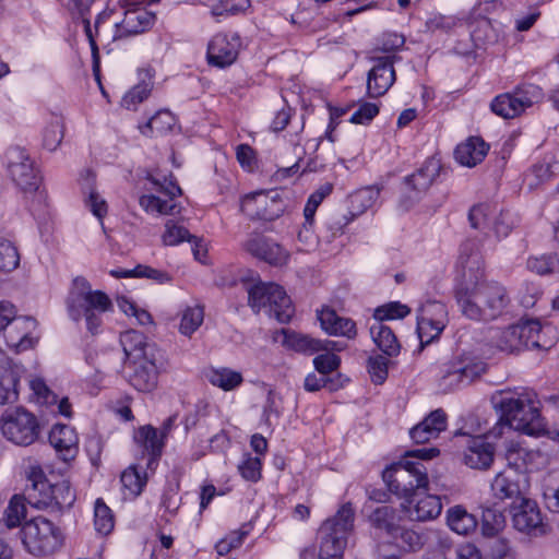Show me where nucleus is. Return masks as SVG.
<instances>
[{"mask_svg": "<svg viewBox=\"0 0 559 559\" xmlns=\"http://www.w3.org/2000/svg\"><path fill=\"white\" fill-rule=\"evenodd\" d=\"M539 96V90L536 86L527 88H516L514 93H503L496 96L490 108L493 114L503 119H513L530 108L534 98Z\"/></svg>", "mask_w": 559, "mask_h": 559, "instance_id": "obj_15", "label": "nucleus"}, {"mask_svg": "<svg viewBox=\"0 0 559 559\" xmlns=\"http://www.w3.org/2000/svg\"><path fill=\"white\" fill-rule=\"evenodd\" d=\"M321 328L331 335L353 338L356 335V323L347 318L340 317L333 309L324 308L318 313Z\"/></svg>", "mask_w": 559, "mask_h": 559, "instance_id": "obj_30", "label": "nucleus"}, {"mask_svg": "<svg viewBox=\"0 0 559 559\" xmlns=\"http://www.w3.org/2000/svg\"><path fill=\"white\" fill-rule=\"evenodd\" d=\"M67 309L73 321L84 319L87 330L96 334L103 323V314L112 309V302L104 292L93 290L84 277H76L67 298Z\"/></svg>", "mask_w": 559, "mask_h": 559, "instance_id": "obj_4", "label": "nucleus"}, {"mask_svg": "<svg viewBox=\"0 0 559 559\" xmlns=\"http://www.w3.org/2000/svg\"><path fill=\"white\" fill-rule=\"evenodd\" d=\"M445 325L447 324L437 325L435 322H430V320L425 321L423 318L417 317V334L421 347L429 345L437 340Z\"/></svg>", "mask_w": 559, "mask_h": 559, "instance_id": "obj_54", "label": "nucleus"}, {"mask_svg": "<svg viewBox=\"0 0 559 559\" xmlns=\"http://www.w3.org/2000/svg\"><path fill=\"white\" fill-rule=\"evenodd\" d=\"M447 523L459 535H468L477 527L475 515L462 506H454L447 511Z\"/></svg>", "mask_w": 559, "mask_h": 559, "instance_id": "obj_33", "label": "nucleus"}, {"mask_svg": "<svg viewBox=\"0 0 559 559\" xmlns=\"http://www.w3.org/2000/svg\"><path fill=\"white\" fill-rule=\"evenodd\" d=\"M48 489L50 490L49 501L46 499H41L36 501L35 506L39 507L40 504H43L48 507L53 504L59 509H63L70 508L75 501L74 491L67 481H61L52 486H49Z\"/></svg>", "mask_w": 559, "mask_h": 559, "instance_id": "obj_39", "label": "nucleus"}, {"mask_svg": "<svg viewBox=\"0 0 559 559\" xmlns=\"http://www.w3.org/2000/svg\"><path fill=\"white\" fill-rule=\"evenodd\" d=\"M543 332L539 321L526 320L503 329H493L490 343L498 350L507 354L531 348L548 349L551 345L542 341Z\"/></svg>", "mask_w": 559, "mask_h": 559, "instance_id": "obj_7", "label": "nucleus"}, {"mask_svg": "<svg viewBox=\"0 0 559 559\" xmlns=\"http://www.w3.org/2000/svg\"><path fill=\"white\" fill-rule=\"evenodd\" d=\"M496 407L500 418L489 431L495 438L501 437L506 427L528 436H538L545 430L538 407L527 394L501 396Z\"/></svg>", "mask_w": 559, "mask_h": 559, "instance_id": "obj_2", "label": "nucleus"}, {"mask_svg": "<svg viewBox=\"0 0 559 559\" xmlns=\"http://www.w3.org/2000/svg\"><path fill=\"white\" fill-rule=\"evenodd\" d=\"M518 217L510 211H501L493 222V231L497 238L507 237L518 224Z\"/></svg>", "mask_w": 559, "mask_h": 559, "instance_id": "obj_59", "label": "nucleus"}, {"mask_svg": "<svg viewBox=\"0 0 559 559\" xmlns=\"http://www.w3.org/2000/svg\"><path fill=\"white\" fill-rule=\"evenodd\" d=\"M447 427V415L442 409L431 412L421 423L411 429V438L416 443H426L437 438Z\"/></svg>", "mask_w": 559, "mask_h": 559, "instance_id": "obj_29", "label": "nucleus"}, {"mask_svg": "<svg viewBox=\"0 0 559 559\" xmlns=\"http://www.w3.org/2000/svg\"><path fill=\"white\" fill-rule=\"evenodd\" d=\"M37 321L32 317L14 316L5 331V342L9 347L21 353L33 348L38 341Z\"/></svg>", "mask_w": 559, "mask_h": 559, "instance_id": "obj_19", "label": "nucleus"}, {"mask_svg": "<svg viewBox=\"0 0 559 559\" xmlns=\"http://www.w3.org/2000/svg\"><path fill=\"white\" fill-rule=\"evenodd\" d=\"M370 334L376 345L388 356H395L400 353V344L390 326L382 321L376 320L370 326Z\"/></svg>", "mask_w": 559, "mask_h": 559, "instance_id": "obj_34", "label": "nucleus"}, {"mask_svg": "<svg viewBox=\"0 0 559 559\" xmlns=\"http://www.w3.org/2000/svg\"><path fill=\"white\" fill-rule=\"evenodd\" d=\"M341 364V359L337 355L332 353H325L318 355L313 359V365L316 370L325 376L331 373L332 371L336 370Z\"/></svg>", "mask_w": 559, "mask_h": 559, "instance_id": "obj_63", "label": "nucleus"}, {"mask_svg": "<svg viewBox=\"0 0 559 559\" xmlns=\"http://www.w3.org/2000/svg\"><path fill=\"white\" fill-rule=\"evenodd\" d=\"M204 310L201 306L187 307L181 314L179 331L191 336L203 323Z\"/></svg>", "mask_w": 559, "mask_h": 559, "instance_id": "obj_46", "label": "nucleus"}, {"mask_svg": "<svg viewBox=\"0 0 559 559\" xmlns=\"http://www.w3.org/2000/svg\"><path fill=\"white\" fill-rule=\"evenodd\" d=\"M491 213V207L488 204H478L473 206L468 213V221L471 226L475 229H483L488 224V216Z\"/></svg>", "mask_w": 559, "mask_h": 559, "instance_id": "obj_64", "label": "nucleus"}, {"mask_svg": "<svg viewBox=\"0 0 559 559\" xmlns=\"http://www.w3.org/2000/svg\"><path fill=\"white\" fill-rule=\"evenodd\" d=\"M487 365L478 357L464 355L442 365L438 388L443 393L469 384L486 371Z\"/></svg>", "mask_w": 559, "mask_h": 559, "instance_id": "obj_9", "label": "nucleus"}, {"mask_svg": "<svg viewBox=\"0 0 559 559\" xmlns=\"http://www.w3.org/2000/svg\"><path fill=\"white\" fill-rule=\"evenodd\" d=\"M120 481L129 496L136 497L141 493L146 478L142 477L136 468L131 466L121 474Z\"/></svg>", "mask_w": 559, "mask_h": 559, "instance_id": "obj_55", "label": "nucleus"}, {"mask_svg": "<svg viewBox=\"0 0 559 559\" xmlns=\"http://www.w3.org/2000/svg\"><path fill=\"white\" fill-rule=\"evenodd\" d=\"M64 136V122L62 117L52 116L41 132L43 146L49 151H56Z\"/></svg>", "mask_w": 559, "mask_h": 559, "instance_id": "obj_41", "label": "nucleus"}, {"mask_svg": "<svg viewBox=\"0 0 559 559\" xmlns=\"http://www.w3.org/2000/svg\"><path fill=\"white\" fill-rule=\"evenodd\" d=\"M405 38L401 34L385 33L380 39V46L369 52L372 62L370 70H394L399 57L393 51L402 48Z\"/></svg>", "mask_w": 559, "mask_h": 559, "instance_id": "obj_23", "label": "nucleus"}, {"mask_svg": "<svg viewBox=\"0 0 559 559\" xmlns=\"http://www.w3.org/2000/svg\"><path fill=\"white\" fill-rule=\"evenodd\" d=\"M120 343L128 360L144 356L153 357L160 349L154 343L146 341L143 333L129 330L120 335Z\"/></svg>", "mask_w": 559, "mask_h": 559, "instance_id": "obj_28", "label": "nucleus"}, {"mask_svg": "<svg viewBox=\"0 0 559 559\" xmlns=\"http://www.w3.org/2000/svg\"><path fill=\"white\" fill-rule=\"evenodd\" d=\"M243 248L253 257L274 266H283L289 259V253L278 243L259 234L250 235Z\"/></svg>", "mask_w": 559, "mask_h": 559, "instance_id": "obj_20", "label": "nucleus"}, {"mask_svg": "<svg viewBox=\"0 0 559 559\" xmlns=\"http://www.w3.org/2000/svg\"><path fill=\"white\" fill-rule=\"evenodd\" d=\"M261 460L257 456L246 455L238 469L241 476L251 481H257L261 477Z\"/></svg>", "mask_w": 559, "mask_h": 559, "instance_id": "obj_61", "label": "nucleus"}, {"mask_svg": "<svg viewBox=\"0 0 559 559\" xmlns=\"http://www.w3.org/2000/svg\"><path fill=\"white\" fill-rule=\"evenodd\" d=\"M379 114V107L374 103H361L352 115L349 122L355 124H368Z\"/></svg>", "mask_w": 559, "mask_h": 559, "instance_id": "obj_62", "label": "nucleus"}, {"mask_svg": "<svg viewBox=\"0 0 559 559\" xmlns=\"http://www.w3.org/2000/svg\"><path fill=\"white\" fill-rule=\"evenodd\" d=\"M504 526V516L500 511L487 508L483 511L481 532L486 537L496 536Z\"/></svg>", "mask_w": 559, "mask_h": 559, "instance_id": "obj_51", "label": "nucleus"}, {"mask_svg": "<svg viewBox=\"0 0 559 559\" xmlns=\"http://www.w3.org/2000/svg\"><path fill=\"white\" fill-rule=\"evenodd\" d=\"M389 360L384 356H372L368 360V371L374 384H382L388 377Z\"/></svg>", "mask_w": 559, "mask_h": 559, "instance_id": "obj_57", "label": "nucleus"}, {"mask_svg": "<svg viewBox=\"0 0 559 559\" xmlns=\"http://www.w3.org/2000/svg\"><path fill=\"white\" fill-rule=\"evenodd\" d=\"M361 512L367 516L372 527L379 531H384L391 536L397 537L400 518L393 507L386 504L373 506L372 503H365Z\"/></svg>", "mask_w": 559, "mask_h": 559, "instance_id": "obj_25", "label": "nucleus"}, {"mask_svg": "<svg viewBox=\"0 0 559 559\" xmlns=\"http://www.w3.org/2000/svg\"><path fill=\"white\" fill-rule=\"evenodd\" d=\"M459 264L462 267V278L478 272H485L483 260L475 240H466L461 245Z\"/></svg>", "mask_w": 559, "mask_h": 559, "instance_id": "obj_32", "label": "nucleus"}, {"mask_svg": "<svg viewBox=\"0 0 559 559\" xmlns=\"http://www.w3.org/2000/svg\"><path fill=\"white\" fill-rule=\"evenodd\" d=\"M251 530L252 525L250 523L241 525L238 531L230 533L226 539L218 544V552L223 554V551H229L233 548L239 547Z\"/></svg>", "mask_w": 559, "mask_h": 559, "instance_id": "obj_60", "label": "nucleus"}, {"mask_svg": "<svg viewBox=\"0 0 559 559\" xmlns=\"http://www.w3.org/2000/svg\"><path fill=\"white\" fill-rule=\"evenodd\" d=\"M26 507L21 496H13L4 510L3 522L8 528L17 527L25 518Z\"/></svg>", "mask_w": 559, "mask_h": 559, "instance_id": "obj_49", "label": "nucleus"}, {"mask_svg": "<svg viewBox=\"0 0 559 559\" xmlns=\"http://www.w3.org/2000/svg\"><path fill=\"white\" fill-rule=\"evenodd\" d=\"M241 211L251 219L272 221L282 212V204L276 192L258 191L242 199Z\"/></svg>", "mask_w": 559, "mask_h": 559, "instance_id": "obj_18", "label": "nucleus"}, {"mask_svg": "<svg viewBox=\"0 0 559 559\" xmlns=\"http://www.w3.org/2000/svg\"><path fill=\"white\" fill-rule=\"evenodd\" d=\"M20 264L16 247L9 240L0 238V271L11 272Z\"/></svg>", "mask_w": 559, "mask_h": 559, "instance_id": "obj_53", "label": "nucleus"}, {"mask_svg": "<svg viewBox=\"0 0 559 559\" xmlns=\"http://www.w3.org/2000/svg\"><path fill=\"white\" fill-rule=\"evenodd\" d=\"M543 497L550 511L559 510V483L556 473H548L542 480Z\"/></svg>", "mask_w": 559, "mask_h": 559, "instance_id": "obj_48", "label": "nucleus"}, {"mask_svg": "<svg viewBox=\"0 0 559 559\" xmlns=\"http://www.w3.org/2000/svg\"><path fill=\"white\" fill-rule=\"evenodd\" d=\"M538 456L539 452L537 451L528 450L519 443H511L507 448L506 452V460L508 463L507 468H512L528 474V467Z\"/></svg>", "mask_w": 559, "mask_h": 559, "instance_id": "obj_36", "label": "nucleus"}, {"mask_svg": "<svg viewBox=\"0 0 559 559\" xmlns=\"http://www.w3.org/2000/svg\"><path fill=\"white\" fill-rule=\"evenodd\" d=\"M241 38L236 32L217 33L207 45V62L212 67L227 68L237 59L241 49Z\"/></svg>", "mask_w": 559, "mask_h": 559, "instance_id": "obj_16", "label": "nucleus"}, {"mask_svg": "<svg viewBox=\"0 0 559 559\" xmlns=\"http://www.w3.org/2000/svg\"><path fill=\"white\" fill-rule=\"evenodd\" d=\"M402 508L409 520L425 522L441 514L442 503L439 496H420L417 492V496L404 500Z\"/></svg>", "mask_w": 559, "mask_h": 559, "instance_id": "obj_24", "label": "nucleus"}, {"mask_svg": "<svg viewBox=\"0 0 559 559\" xmlns=\"http://www.w3.org/2000/svg\"><path fill=\"white\" fill-rule=\"evenodd\" d=\"M153 84L152 76L147 75V79L142 80L124 94L121 106L128 110H136L138 106L150 96Z\"/></svg>", "mask_w": 559, "mask_h": 559, "instance_id": "obj_43", "label": "nucleus"}, {"mask_svg": "<svg viewBox=\"0 0 559 559\" xmlns=\"http://www.w3.org/2000/svg\"><path fill=\"white\" fill-rule=\"evenodd\" d=\"M282 345L295 352L314 354L318 352L342 350L343 347L334 341H321L309 335L297 333L289 329H282Z\"/></svg>", "mask_w": 559, "mask_h": 559, "instance_id": "obj_21", "label": "nucleus"}, {"mask_svg": "<svg viewBox=\"0 0 559 559\" xmlns=\"http://www.w3.org/2000/svg\"><path fill=\"white\" fill-rule=\"evenodd\" d=\"M21 533L25 548L35 556L55 552L61 547L63 540L59 527L44 516H36L25 522Z\"/></svg>", "mask_w": 559, "mask_h": 559, "instance_id": "obj_8", "label": "nucleus"}, {"mask_svg": "<svg viewBox=\"0 0 559 559\" xmlns=\"http://www.w3.org/2000/svg\"><path fill=\"white\" fill-rule=\"evenodd\" d=\"M557 262L556 254H542L527 260V269L539 275L551 273Z\"/></svg>", "mask_w": 559, "mask_h": 559, "instance_id": "obj_58", "label": "nucleus"}, {"mask_svg": "<svg viewBox=\"0 0 559 559\" xmlns=\"http://www.w3.org/2000/svg\"><path fill=\"white\" fill-rule=\"evenodd\" d=\"M148 179L156 187H159V190L165 193L167 199H163L157 195H142L140 198V205L147 213H156L162 215L175 214L179 212L178 205L176 204L174 198L181 194L180 187L170 178L164 177L163 181L158 178L150 176Z\"/></svg>", "mask_w": 559, "mask_h": 559, "instance_id": "obj_17", "label": "nucleus"}, {"mask_svg": "<svg viewBox=\"0 0 559 559\" xmlns=\"http://www.w3.org/2000/svg\"><path fill=\"white\" fill-rule=\"evenodd\" d=\"M439 450L423 449L412 452L418 460H404L392 464L382 473L383 481L389 490L395 496L406 500L417 496V491L428 488V468L421 461L423 459H432L437 456Z\"/></svg>", "mask_w": 559, "mask_h": 559, "instance_id": "obj_3", "label": "nucleus"}, {"mask_svg": "<svg viewBox=\"0 0 559 559\" xmlns=\"http://www.w3.org/2000/svg\"><path fill=\"white\" fill-rule=\"evenodd\" d=\"M441 165L436 158H428L412 175L404 179L405 197L401 201V205L408 210L417 202L421 195L429 189L435 179L439 176Z\"/></svg>", "mask_w": 559, "mask_h": 559, "instance_id": "obj_12", "label": "nucleus"}, {"mask_svg": "<svg viewBox=\"0 0 559 559\" xmlns=\"http://www.w3.org/2000/svg\"><path fill=\"white\" fill-rule=\"evenodd\" d=\"M163 436H159L157 429L151 425L139 428L134 436V440L153 457L156 459L162 454L164 447Z\"/></svg>", "mask_w": 559, "mask_h": 559, "instance_id": "obj_38", "label": "nucleus"}, {"mask_svg": "<svg viewBox=\"0 0 559 559\" xmlns=\"http://www.w3.org/2000/svg\"><path fill=\"white\" fill-rule=\"evenodd\" d=\"M495 459V447L484 436L469 437L464 452V462L471 468L487 469Z\"/></svg>", "mask_w": 559, "mask_h": 559, "instance_id": "obj_26", "label": "nucleus"}, {"mask_svg": "<svg viewBox=\"0 0 559 559\" xmlns=\"http://www.w3.org/2000/svg\"><path fill=\"white\" fill-rule=\"evenodd\" d=\"M411 312L406 305L401 302H390L388 305L378 307L374 310V319L379 321L402 319Z\"/></svg>", "mask_w": 559, "mask_h": 559, "instance_id": "obj_56", "label": "nucleus"}, {"mask_svg": "<svg viewBox=\"0 0 559 559\" xmlns=\"http://www.w3.org/2000/svg\"><path fill=\"white\" fill-rule=\"evenodd\" d=\"M380 189L366 187L357 190L349 197V210L353 216H357L371 209L378 201Z\"/></svg>", "mask_w": 559, "mask_h": 559, "instance_id": "obj_40", "label": "nucleus"}, {"mask_svg": "<svg viewBox=\"0 0 559 559\" xmlns=\"http://www.w3.org/2000/svg\"><path fill=\"white\" fill-rule=\"evenodd\" d=\"M355 510L350 502L341 506L319 530V559H343L347 537L354 528Z\"/></svg>", "mask_w": 559, "mask_h": 559, "instance_id": "obj_5", "label": "nucleus"}, {"mask_svg": "<svg viewBox=\"0 0 559 559\" xmlns=\"http://www.w3.org/2000/svg\"><path fill=\"white\" fill-rule=\"evenodd\" d=\"M175 124L176 118L169 110H159L141 127V133L144 135L163 134L170 131Z\"/></svg>", "mask_w": 559, "mask_h": 559, "instance_id": "obj_45", "label": "nucleus"}, {"mask_svg": "<svg viewBox=\"0 0 559 559\" xmlns=\"http://www.w3.org/2000/svg\"><path fill=\"white\" fill-rule=\"evenodd\" d=\"M0 430L9 441L17 445H29L38 438L39 425L33 414L24 408H16L2 414Z\"/></svg>", "mask_w": 559, "mask_h": 559, "instance_id": "obj_10", "label": "nucleus"}, {"mask_svg": "<svg viewBox=\"0 0 559 559\" xmlns=\"http://www.w3.org/2000/svg\"><path fill=\"white\" fill-rule=\"evenodd\" d=\"M162 352H157L152 358L144 356L128 360L126 365V379L135 390L151 392L157 386L158 366Z\"/></svg>", "mask_w": 559, "mask_h": 559, "instance_id": "obj_14", "label": "nucleus"}, {"mask_svg": "<svg viewBox=\"0 0 559 559\" xmlns=\"http://www.w3.org/2000/svg\"><path fill=\"white\" fill-rule=\"evenodd\" d=\"M192 236L187 228L182 225L169 219L165 224V233L163 235V242L166 246H177L183 241L192 242Z\"/></svg>", "mask_w": 559, "mask_h": 559, "instance_id": "obj_50", "label": "nucleus"}, {"mask_svg": "<svg viewBox=\"0 0 559 559\" xmlns=\"http://www.w3.org/2000/svg\"><path fill=\"white\" fill-rule=\"evenodd\" d=\"M396 72H368L367 95L377 98L384 95L395 81Z\"/></svg>", "mask_w": 559, "mask_h": 559, "instance_id": "obj_44", "label": "nucleus"}, {"mask_svg": "<svg viewBox=\"0 0 559 559\" xmlns=\"http://www.w3.org/2000/svg\"><path fill=\"white\" fill-rule=\"evenodd\" d=\"M488 144L477 136H472L455 148V159L463 166L474 167L480 163L488 153Z\"/></svg>", "mask_w": 559, "mask_h": 559, "instance_id": "obj_31", "label": "nucleus"}, {"mask_svg": "<svg viewBox=\"0 0 559 559\" xmlns=\"http://www.w3.org/2000/svg\"><path fill=\"white\" fill-rule=\"evenodd\" d=\"M454 296L462 314L475 321L499 318L510 302L506 287L496 281H488L485 272L462 278Z\"/></svg>", "mask_w": 559, "mask_h": 559, "instance_id": "obj_1", "label": "nucleus"}, {"mask_svg": "<svg viewBox=\"0 0 559 559\" xmlns=\"http://www.w3.org/2000/svg\"><path fill=\"white\" fill-rule=\"evenodd\" d=\"M49 442L64 462L73 460L79 452L76 432L67 425H56L49 433Z\"/></svg>", "mask_w": 559, "mask_h": 559, "instance_id": "obj_27", "label": "nucleus"}, {"mask_svg": "<svg viewBox=\"0 0 559 559\" xmlns=\"http://www.w3.org/2000/svg\"><path fill=\"white\" fill-rule=\"evenodd\" d=\"M248 304L254 312L264 311L280 323H288L295 313L290 297L282 286L261 281L246 285Z\"/></svg>", "mask_w": 559, "mask_h": 559, "instance_id": "obj_6", "label": "nucleus"}, {"mask_svg": "<svg viewBox=\"0 0 559 559\" xmlns=\"http://www.w3.org/2000/svg\"><path fill=\"white\" fill-rule=\"evenodd\" d=\"M4 160L10 178L22 191L32 193L38 190L40 177L24 148L9 147L4 154Z\"/></svg>", "mask_w": 559, "mask_h": 559, "instance_id": "obj_11", "label": "nucleus"}, {"mask_svg": "<svg viewBox=\"0 0 559 559\" xmlns=\"http://www.w3.org/2000/svg\"><path fill=\"white\" fill-rule=\"evenodd\" d=\"M22 373V367L0 368V405L14 403L17 400V383Z\"/></svg>", "mask_w": 559, "mask_h": 559, "instance_id": "obj_35", "label": "nucleus"}, {"mask_svg": "<svg viewBox=\"0 0 559 559\" xmlns=\"http://www.w3.org/2000/svg\"><path fill=\"white\" fill-rule=\"evenodd\" d=\"M94 524L98 533L107 535L114 528L111 510L102 499H97L94 509Z\"/></svg>", "mask_w": 559, "mask_h": 559, "instance_id": "obj_52", "label": "nucleus"}, {"mask_svg": "<svg viewBox=\"0 0 559 559\" xmlns=\"http://www.w3.org/2000/svg\"><path fill=\"white\" fill-rule=\"evenodd\" d=\"M528 488V474L512 468L499 472L490 484L491 495L498 501L521 500L526 497Z\"/></svg>", "mask_w": 559, "mask_h": 559, "instance_id": "obj_13", "label": "nucleus"}, {"mask_svg": "<svg viewBox=\"0 0 559 559\" xmlns=\"http://www.w3.org/2000/svg\"><path fill=\"white\" fill-rule=\"evenodd\" d=\"M513 526L527 534H544L545 526L537 503L526 497L520 500V504L512 509Z\"/></svg>", "mask_w": 559, "mask_h": 559, "instance_id": "obj_22", "label": "nucleus"}, {"mask_svg": "<svg viewBox=\"0 0 559 559\" xmlns=\"http://www.w3.org/2000/svg\"><path fill=\"white\" fill-rule=\"evenodd\" d=\"M417 317L423 318L425 321L430 320V322H435L437 325L447 324V307L441 301L428 300L419 307Z\"/></svg>", "mask_w": 559, "mask_h": 559, "instance_id": "obj_47", "label": "nucleus"}, {"mask_svg": "<svg viewBox=\"0 0 559 559\" xmlns=\"http://www.w3.org/2000/svg\"><path fill=\"white\" fill-rule=\"evenodd\" d=\"M155 22V13L138 8L128 10L122 20V27L129 34H140L150 28Z\"/></svg>", "mask_w": 559, "mask_h": 559, "instance_id": "obj_37", "label": "nucleus"}, {"mask_svg": "<svg viewBox=\"0 0 559 559\" xmlns=\"http://www.w3.org/2000/svg\"><path fill=\"white\" fill-rule=\"evenodd\" d=\"M209 382L224 391H230L239 386L242 382L240 372L229 368L211 369L206 372Z\"/></svg>", "mask_w": 559, "mask_h": 559, "instance_id": "obj_42", "label": "nucleus"}]
</instances>
